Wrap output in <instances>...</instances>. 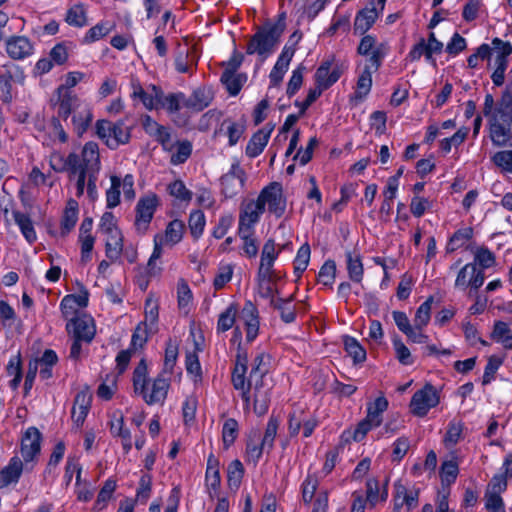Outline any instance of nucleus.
Listing matches in <instances>:
<instances>
[{"mask_svg": "<svg viewBox=\"0 0 512 512\" xmlns=\"http://www.w3.org/2000/svg\"><path fill=\"white\" fill-rule=\"evenodd\" d=\"M13 218L25 239L29 243H33L37 237L31 219L26 214L19 211L13 212Z\"/></svg>", "mask_w": 512, "mask_h": 512, "instance_id": "40", "label": "nucleus"}, {"mask_svg": "<svg viewBox=\"0 0 512 512\" xmlns=\"http://www.w3.org/2000/svg\"><path fill=\"white\" fill-rule=\"evenodd\" d=\"M491 336L493 340L504 344L507 348L508 343H510L512 339V325L503 321L495 322Z\"/></svg>", "mask_w": 512, "mask_h": 512, "instance_id": "46", "label": "nucleus"}, {"mask_svg": "<svg viewBox=\"0 0 512 512\" xmlns=\"http://www.w3.org/2000/svg\"><path fill=\"white\" fill-rule=\"evenodd\" d=\"M224 128L226 129V134L229 138L230 146L235 145L244 132L243 125L233 122V121H230V120L223 121V123L221 125V129H224Z\"/></svg>", "mask_w": 512, "mask_h": 512, "instance_id": "64", "label": "nucleus"}, {"mask_svg": "<svg viewBox=\"0 0 512 512\" xmlns=\"http://www.w3.org/2000/svg\"><path fill=\"white\" fill-rule=\"evenodd\" d=\"M270 304L280 311L281 318L286 323H291L295 320V311L288 300H283L279 297H272Z\"/></svg>", "mask_w": 512, "mask_h": 512, "instance_id": "47", "label": "nucleus"}, {"mask_svg": "<svg viewBox=\"0 0 512 512\" xmlns=\"http://www.w3.org/2000/svg\"><path fill=\"white\" fill-rule=\"evenodd\" d=\"M169 386V379L165 377L164 373H160L154 379L150 389L145 386L144 392L137 393L142 395L148 405L163 404L167 397Z\"/></svg>", "mask_w": 512, "mask_h": 512, "instance_id": "19", "label": "nucleus"}, {"mask_svg": "<svg viewBox=\"0 0 512 512\" xmlns=\"http://www.w3.org/2000/svg\"><path fill=\"white\" fill-rule=\"evenodd\" d=\"M176 151L172 153L170 162L173 165L184 163L191 155L192 145L189 141L178 142L175 140Z\"/></svg>", "mask_w": 512, "mask_h": 512, "instance_id": "50", "label": "nucleus"}, {"mask_svg": "<svg viewBox=\"0 0 512 512\" xmlns=\"http://www.w3.org/2000/svg\"><path fill=\"white\" fill-rule=\"evenodd\" d=\"M101 170L100 153L98 144L89 141L81 150V160L69 174L70 179H75L76 196L81 197L86 191L90 200L98 198L97 180Z\"/></svg>", "mask_w": 512, "mask_h": 512, "instance_id": "1", "label": "nucleus"}, {"mask_svg": "<svg viewBox=\"0 0 512 512\" xmlns=\"http://www.w3.org/2000/svg\"><path fill=\"white\" fill-rule=\"evenodd\" d=\"M295 49L292 46H284L276 64L270 72L269 78L272 85L277 86L282 81L289 64L294 56Z\"/></svg>", "mask_w": 512, "mask_h": 512, "instance_id": "23", "label": "nucleus"}, {"mask_svg": "<svg viewBox=\"0 0 512 512\" xmlns=\"http://www.w3.org/2000/svg\"><path fill=\"white\" fill-rule=\"evenodd\" d=\"M238 235L242 240V250L248 258H254L258 254V244L254 237V230H247L246 228L238 229Z\"/></svg>", "mask_w": 512, "mask_h": 512, "instance_id": "35", "label": "nucleus"}, {"mask_svg": "<svg viewBox=\"0 0 512 512\" xmlns=\"http://www.w3.org/2000/svg\"><path fill=\"white\" fill-rule=\"evenodd\" d=\"M91 403V396L86 391H80L77 393L74 401V405L72 408V419L80 426L83 424Z\"/></svg>", "mask_w": 512, "mask_h": 512, "instance_id": "29", "label": "nucleus"}, {"mask_svg": "<svg viewBox=\"0 0 512 512\" xmlns=\"http://www.w3.org/2000/svg\"><path fill=\"white\" fill-rule=\"evenodd\" d=\"M65 21L74 27H83L87 23L86 10L80 3L71 6L65 17Z\"/></svg>", "mask_w": 512, "mask_h": 512, "instance_id": "42", "label": "nucleus"}, {"mask_svg": "<svg viewBox=\"0 0 512 512\" xmlns=\"http://www.w3.org/2000/svg\"><path fill=\"white\" fill-rule=\"evenodd\" d=\"M7 54L16 60H21L33 54V44L25 36H12L6 40Z\"/></svg>", "mask_w": 512, "mask_h": 512, "instance_id": "22", "label": "nucleus"}, {"mask_svg": "<svg viewBox=\"0 0 512 512\" xmlns=\"http://www.w3.org/2000/svg\"><path fill=\"white\" fill-rule=\"evenodd\" d=\"M111 30L112 25L109 22H100L86 32L83 42L89 44L98 41L109 34Z\"/></svg>", "mask_w": 512, "mask_h": 512, "instance_id": "48", "label": "nucleus"}, {"mask_svg": "<svg viewBox=\"0 0 512 512\" xmlns=\"http://www.w3.org/2000/svg\"><path fill=\"white\" fill-rule=\"evenodd\" d=\"M244 474V468L239 460H233L227 468L228 483L230 487L238 488Z\"/></svg>", "mask_w": 512, "mask_h": 512, "instance_id": "56", "label": "nucleus"}, {"mask_svg": "<svg viewBox=\"0 0 512 512\" xmlns=\"http://www.w3.org/2000/svg\"><path fill=\"white\" fill-rule=\"evenodd\" d=\"M17 81V82H23L24 80V74L19 69L18 66L13 65L9 67L5 74L0 75V86L2 89V92L6 94L5 98H11L10 96V89H11V81Z\"/></svg>", "mask_w": 512, "mask_h": 512, "instance_id": "38", "label": "nucleus"}, {"mask_svg": "<svg viewBox=\"0 0 512 512\" xmlns=\"http://www.w3.org/2000/svg\"><path fill=\"white\" fill-rule=\"evenodd\" d=\"M239 318L246 331V340L252 342L259 332V316L256 306L251 301H246Z\"/></svg>", "mask_w": 512, "mask_h": 512, "instance_id": "20", "label": "nucleus"}, {"mask_svg": "<svg viewBox=\"0 0 512 512\" xmlns=\"http://www.w3.org/2000/svg\"><path fill=\"white\" fill-rule=\"evenodd\" d=\"M273 128V126L266 125L251 137L246 146V155L248 157L255 158L262 153L269 141Z\"/></svg>", "mask_w": 512, "mask_h": 512, "instance_id": "27", "label": "nucleus"}, {"mask_svg": "<svg viewBox=\"0 0 512 512\" xmlns=\"http://www.w3.org/2000/svg\"><path fill=\"white\" fill-rule=\"evenodd\" d=\"M121 180L117 176L111 177V187L106 192V202L108 208L116 207L120 202Z\"/></svg>", "mask_w": 512, "mask_h": 512, "instance_id": "63", "label": "nucleus"}, {"mask_svg": "<svg viewBox=\"0 0 512 512\" xmlns=\"http://www.w3.org/2000/svg\"><path fill=\"white\" fill-rule=\"evenodd\" d=\"M258 202L263 207L267 206L268 211L276 217H281L285 213L286 199L283 196L281 184L272 182L264 187L257 197Z\"/></svg>", "mask_w": 512, "mask_h": 512, "instance_id": "7", "label": "nucleus"}, {"mask_svg": "<svg viewBox=\"0 0 512 512\" xmlns=\"http://www.w3.org/2000/svg\"><path fill=\"white\" fill-rule=\"evenodd\" d=\"M249 388V395L254 401V412L261 416L268 411L270 402L271 384L266 375L250 376L246 382Z\"/></svg>", "mask_w": 512, "mask_h": 512, "instance_id": "6", "label": "nucleus"}, {"mask_svg": "<svg viewBox=\"0 0 512 512\" xmlns=\"http://www.w3.org/2000/svg\"><path fill=\"white\" fill-rule=\"evenodd\" d=\"M372 87V71L369 66H365L363 71L358 77L355 98L358 100L364 99L370 92Z\"/></svg>", "mask_w": 512, "mask_h": 512, "instance_id": "41", "label": "nucleus"}, {"mask_svg": "<svg viewBox=\"0 0 512 512\" xmlns=\"http://www.w3.org/2000/svg\"><path fill=\"white\" fill-rule=\"evenodd\" d=\"M246 80L247 76L242 73H222L221 75V82L232 96L240 92Z\"/></svg>", "mask_w": 512, "mask_h": 512, "instance_id": "34", "label": "nucleus"}, {"mask_svg": "<svg viewBox=\"0 0 512 512\" xmlns=\"http://www.w3.org/2000/svg\"><path fill=\"white\" fill-rule=\"evenodd\" d=\"M387 407V399L384 396H380L376 398L375 401L368 406L367 417H373V420H378L377 424L380 425L382 422V413L387 409Z\"/></svg>", "mask_w": 512, "mask_h": 512, "instance_id": "62", "label": "nucleus"}, {"mask_svg": "<svg viewBox=\"0 0 512 512\" xmlns=\"http://www.w3.org/2000/svg\"><path fill=\"white\" fill-rule=\"evenodd\" d=\"M58 114L63 119L72 115V125L78 136H82L93 120L90 106L72 92H66L59 101Z\"/></svg>", "mask_w": 512, "mask_h": 512, "instance_id": "2", "label": "nucleus"}, {"mask_svg": "<svg viewBox=\"0 0 512 512\" xmlns=\"http://www.w3.org/2000/svg\"><path fill=\"white\" fill-rule=\"evenodd\" d=\"M491 161L503 172L512 174V150H501L494 153Z\"/></svg>", "mask_w": 512, "mask_h": 512, "instance_id": "55", "label": "nucleus"}, {"mask_svg": "<svg viewBox=\"0 0 512 512\" xmlns=\"http://www.w3.org/2000/svg\"><path fill=\"white\" fill-rule=\"evenodd\" d=\"M123 251V237L105 240V254L110 262H116Z\"/></svg>", "mask_w": 512, "mask_h": 512, "instance_id": "57", "label": "nucleus"}, {"mask_svg": "<svg viewBox=\"0 0 512 512\" xmlns=\"http://www.w3.org/2000/svg\"><path fill=\"white\" fill-rule=\"evenodd\" d=\"M488 131L489 138L494 146H512V127L510 123L491 116V119H488Z\"/></svg>", "mask_w": 512, "mask_h": 512, "instance_id": "15", "label": "nucleus"}, {"mask_svg": "<svg viewBox=\"0 0 512 512\" xmlns=\"http://www.w3.org/2000/svg\"><path fill=\"white\" fill-rule=\"evenodd\" d=\"M263 213V207L257 199L249 201L243 205L240 211L238 229L254 230V225L260 220Z\"/></svg>", "mask_w": 512, "mask_h": 512, "instance_id": "21", "label": "nucleus"}, {"mask_svg": "<svg viewBox=\"0 0 512 512\" xmlns=\"http://www.w3.org/2000/svg\"><path fill=\"white\" fill-rule=\"evenodd\" d=\"M212 100L211 94L205 89H197L185 101V106L193 111L199 112L209 106Z\"/></svg>", "mask_w": 512, "mask_h": 512, "instance_id": "32", "label": "nucleus"}, {"mask_svg": "<svg viewBox=\"0 0 512 512\" xmlns=\"http://www.w3.org/2000/svg\"><path fill=\"white\" fill-rule=\"evenodd\" d=\"M23 467V461L19 457H12L8 465L0 471V487L17 483L22 474Z\"/></svg>", "mask_w": 512, "mask_h": 512, "instance_id": "28", "label": "nucleus"}, {"mask_svg": "<svg viewBox=\"0 0 512 512\" xmlns=\"http://www.w3.org/2000/svg\"><path fill=\"white\" fill-rule=\"evenodd\" d=\"M66 329L74 338L83 339L85 342H91L95 336V325L93 319L88 315H79L71 319Z\"/></svg>", "mask_w": 512, "mask_h": 512, "instance_id": "16", "label": "nucleus"}, {"mask_svg": "<svg viewBox=\"0 0 512 512\" xmlns=\"http://www.w3.org/2000/svg\"><path fill=\"white\" fill-rule=\"evenodd\" d=\"M419 493L417 490H407L403 485L396 488L394 496V512H409L418 505Z\"/></svg>", "mask_w": 512, "mask_h": 512, "instance_id": "24", "label": "nucleus"}, {"mask_svg": "<svg viewBox=\"0 0 512 512\" xmlns=\"http://www.w3.org/2000/svg\"><path fill=\"white\" fill-rule=\"evenodd\" d=\"M282 32L283 30L277 25H269L260 29L248 43L247 54L257 53L263 62L274 52Z\"/></svg>", "mask_w": 512, "mask_h": 512, "instance_id": "3", "label": "nucleus"}, {"mask_svg": "<svg viewBox=\"0 0 512 512\" xmlns=\"http://www.w3.org/2000/svg\"><path fill=\"white\" fill-rule=\"evenodd\" d=\"M141 124L145 133L160 143L163 150L168 152L173 151L175 147V137L169 127L159 124L149 115L142 117Z\"/></svg>", "mask_w": 512, "mask_h": 512, "instance_id": "11", "label": "nucleus"}, {"mask_svg": "<svg viewBox=\"0 0 512 512\" xmlns=\"http://www.w3.org/2000/svg\"><path fill=\"white\" fill-rule=\"evenodd\" d=\"M507 489L506 477L494 475L488 483L484 494V506L488 512H506L501 494Z\"/></svg>", "mask_w": 512, "mask_h": 512, "instance_id": "8", "label": "nucleus"}, {"mask_svg": "<svg viewBox=\"0 0 512 512\" xmlns=\"http://www.w3.org/2000/svg\"><path fill=\"white\" fill-rule=\"evenodd\" d=\"M346 266L350 280L355 283H360L364 275V268L360 256L352 252H347Z\"/></svg>", "mask_w": 512, "mask_h": 512, "instance_id": "31", "label": "nucleus"}, {"mask_svg": "<svg viewBox=\"0 0 512 512\" xmlns=\"http://www.w3.org/2000/svg\"><path fill=\"white\" fill-rule=\"evenodd\" d=\"M336 275V264L334 261H326L318 273L319 283L325 286H331L334 283Z\"/></svg>", "mask_w": 512, "mask_h": 512, "instance_id": "61", "label": "nucleus"}, {"mask_svg": "<svg viewBox=\"0 0 512 512\" xmlns=\"http://www.w3.org/2000/svg\"><path fill=\"white\" fill-rule=\"evenodd\" d=\"M184 232V224L182 221L173 220L166 227L164 234H157L154 237V249L148 261L150 273H155L156 261L162 255V247L164 245L174 246L182 240Z\"/></svg>", "mask_w": 512, "mask_h": 512, "instance_id": "4", "label": "nucleus"}, {"mask_svg": "<svg viewBox=\"0 0 512 512\" xmlns=\"http://www.w3.org/2000/svg\"><path fill=\"white\" fill-rule=\"evenodd\" d=\"M463 426L460 422H450L443 439L446 448H453L462 438Z\"/></svg>", "mask_w": 512, "mask_h": 512, "instance_id": "52", "label": "nucleus"}, {"mask_svg": "<svg viewBox=\"0 0 512 512\" xmlns=\"http://www.w3.org/2000/svg\"><path fill=\"white\" fill-rule=\"evenodd\" d=\"M40 449V432L34 427L28 428L21 442V455L27 469H29V464L34 462L40 454Z\"/></svg>", "mask_w": 512, "mask_h": 512, "instance_id": "14", "label": "nucleus"}, {"mask_svg": "<svg viewBox=\"0 0 512 512\" xmlns=\"http://www.w3.org/2000/svg\"><path fill=\"white\" fill-rule=\"evenodd\" d=\"M339 77V68H331V63L328 61L321 64L315 73L316 84L325 89L333 85L339 79Z\"/></svg>", "mask_w": 512, "mask_h": 512, "instance_id": "30", "label": "nucleus"}, {"mask_svg": "<svg viewBox=\"0 0 512 512\" xmlns=\"http://www.w3.org/2000/svg\"><path fill=\"white\" fill-rule=\"evenodd\" d=\"M345 350L353 358L354 363H361L366 359V351L353 337H344Z\"/></svg>", "mask_w": 512, "mask_h": 512, "instance_id": "45", "label": "nucleus"}, {"mask_svg": "<svg viewBox=\"0 0 512 512\" xmlns=\"http://www.w3.org/2000/svg\"><path fill=\"white\" fill-rule=\"evenodd\" d=\"M484 272L482 269H477L473 263H468L463 266L455 280V287L459 289H465L468 286L471 289L477 290L484 283Z\"/></svg>", "mask_w": 512, "mask_h": 512, "instance_id": "18", "label": "nucleus"}, {"mask_svg": "<svg viewBox=\"0 0 512 512\" xmlns=\"http://www.w3.org/2000/svg\"><path fill=\"white\" fill-rule=\"evenodd\" d=\"M246 180V174L240 163L235 160L227 173L220 178L221 194L225 198H233L238 195Z\"/></svg>", "mask_w": 512, "mask_h": 512, "instance_id": "9", "label": "nucleus"}, {"mask_svg": "<svg viewBox=\"0 0 512 512\" xmlns=\"http://www.w3.org/2000/svg\"><path fill=\"white\" fill-rule=\"evenodd\" d=\"M205 478L208 488L213 490L218 489L220 486L219 462L213 455H210L208 458Z\"/></svg>", "mask_w": 512, "mask_h": 512, "instance_id": "43", "label": "nucleus"}, {"mask_svg": "<svg viewBox=\"0 0 512 512\" xmlns=\"http://www.w3.org/2000/svg\"><path fill=\"white\" fill-rule=\"evenodd\" d=\"M238 436V422L233 418L225 420L222 427V439L225 448H229Z\"/></svg>", "mask_w": 512, "mask_h": 512, "instance_id": "49", "label": "nucleus"}, {"mask_svg": "<svg viewBox=\"0 0 512 512\" xmlns=\"http://www.w3.org/2000/svg\"><path fill=\"white\" fill-rule=\"evenodd\" d=\"M468 132L469 129L467 127H462L451 137L444 138L440 143L442 151L444 153H449L453 146L458 147L461 145L465 141Z\"/></svg>", "mask_w": 512, "mask_h": 512, "instance_id": "54", "label": "nucleus"}, {"mask_svg": "<svg viewBox=\"0 0 512 512\" xmlns=\"http://www.w3.org/2000/svg\"><path fill=\"white\" fill-rule=\"evenodd\" d=\"M148 369L144 359H142L133 372V387L134 391L144 392V388L147 385Z\"/></svg>", "mask_w": 512, "mask_h": 512, "instance_id": "51", "label": "nucleus"}, {"mask_svg": "<svg viewBox=\"0 0 512 512\" xmlns=\"http://www.w3.org/2000/svg\"><path fill=\"white\" fill-rule=\"evenodd\" d=\"M78 219V204L75 200H69L61 221L62 235L68 234L75 226Z\"/></svg>", "mask_w": 512, "mask_h": 512, "instance_id": "36", "label": "nucleus"}, {"mask_svg": "<svg viewBox=\"0 0 512 512\" xmlns=\"http://www.w3.org/2000/svg\"><path fill=\"white\" fill-rule=\"evenodd\" d=\"M238 315V307L235 303H231L222 313H220L217 321V332L222 333L230 330L236 321Z\"/></svg>", "mask_w": 512, "mask_h": 512, "instance_id": "37", "label": "nucleus"}, {"mask_svg": "<svg viewBox=\"0 0 512 512\" xmlns=\"http://www.w3.org/2000/svg\"><path fill=\"white\" fill-rule=\"evenodd\" d=\"M433 301H434L433 297L430 296L427 298V300L425 302H423L418 307L415 317H414V320H413V324L417 328H424L429 323L430 318H431V308H432Z\"/></svg>", "mask_w": 512, "mask_h": 512, "instance_id": "44", "label": "nucleus"}, {"mask_svg": "<svg viewBox=\"0 0 512 512\" xmlns=\"http://www.w3.org/2000/svg\"><path fill=\"white\" fill-rule=\"evenodd\" d=\"M32 361H38L40 377L42 379H49L52 376V367L57 363L58 357L53 350L48 349L45 350L41 358H36Z\"/></svg>", "mask_w": 512, "mask_h": 512, "instance_id": "39", "label": "nucleus"}, {"mask_svg": "<svg viewBox=\"0 0 512 512\" xmlns=\"http://www.w3.org/2000/svg\"><path fill=\"white\" fill-rule=\"evenodd\" d=\"M96 134L110 149H116L129 141L130 133L123 123L107 120L96 122Z\"/></svg>", "mask_w": 512, "mask_h": 512, "instance_id": "5", "label": "nucleus"}, {"mask_svg": "<svg viewBox=\"0 0 512 512\" xmlns=\"http://www.w3.org/2000/svg\"><path fill=\"white\" fill-rule=\"evenodd\" d=\"M131 87V96L133 99H139L143 106L148 110H158L160 97H162L161 88L152 84L144 88L137 80H133L131 82Z\"/></svg>", "mask_w": 512, "mask_h": 512, "instance_id": "12", "label": "nucleus"}, {"mask_svg": "<svg viewBox=\"0 0 512 512\" xmlns=\"http://www.w3.org/2000/svg\"><path fill=\"white\" fill-rule=\"evenodd\" d=\"M205 227V216L202 211L196 210L190 214L189 228L194 238H199Z\"/></svg>", "mask_w": 512, "mask_h": 512, "instance_id": "58", "label": "nucleus"}, {"mask_svg": "<svg viewBox=\"0 0 512 512\" xmlns=\"http://www.w3.org/2000/svg\"><path fill=\"white\" fill-rule=\"evenodd\" d=\"M177 298L179 308L187 312L192 302V292L188 284L184 280H181L178 283Z\"/></svg>", "mask_w": 512, "mask_h": 512, "instance_id": "60", "label": "nucleus"}, {"mask_svg": "<svg viewBox=\"0 0 512 512\" xmlns=\"http://www.w3.org/2000/svg\"><path fill=\"white\" fill-rule=\"evenodd\" d=\"M183 99V94H168L165 95L162 92V97H160V103L158 104V109H166L169 113H175L180 109V102Z\"/></svg>", "mask_w": 512, "mask_h": 512, "instance_id": "59", "label": "nucleus"}, {"mask_svg": "<svg viewBox=\"0 0 512 512\" xmlns=\"http://www.w3.org/2000/svg\"><path fill=\"white\" fill-rule=\"evenodd\" d=\"M438 404L439 395L437 390L433 385L426 384L412 396L410 409L415 416L424 417L431 408Z\"/></svg>", "mask_w": 512, "mask_h": 512, "instance_id": "10", "label": "nucleus"}, {"mask_svg": "<svg viewBox=\"0 0 512 512\" xmlns=\"http://www.w3.org/2000/svg\"><path fill=\"white\" fill-rule=\"evenodd\" d=\"M497 119L512 124V94L505 92L502 94L500 101L497 103L495 111L492 115Z\"/></svg>", "mask_w": 512, "mask_h": 512, "instance_id": "33", "label": "nucleus"}, {"mask_svg": "<svg viewBox=\"0 0 512 512\" xmlns=\"http://www.w3.org/2000/svg\"><path fill=\"white\" fill-rule=\"evenodd\" d=\"M157 205L158 198L155 194H148L142 197L136 206V224L138 226L141 224L147 225L151 221Z\"/></svg>", "mask_w": 512, "mask_h": 512, "instance_id": "26", "label": "nucleus"}, {"mask_svg": "<svg viewBox=\"0 0 512 512\" xmlns=\"http://www.w3.org/2000/svg\"><path fill=\"white\" fill-rule=\"evenodd\" d=\"M80 160L81 154L78 155L75 152H71L67 157H65L59 151H53L49 156V165L55 172L60 173L69 171L70 174Z\"/></svg>", "mask_w": 512, "mask_h": 512, "instance_id": "25", "label": "nucleus"}, {"mask_svg": "<svg viewBox=\"0 0 512 512\" xmlns=\"http://www.w3.org/2000/svg\"><path fill=\"white\" fill-rule=\"evenodd\" d=\"M169 194L180 202H189L192 199V192L186 188L181 180H175L167 187Z\"/></svg>", "mask_w": 512, "mask_h": 512, "instance_id": "53", "label": "nucleus"}, {"mask_svg": "<svg viewBox=\"0 0 512 512\" xmlns=\"http://www.w3.org/2000/svg\"><path fill=\"white\" fill-rule=\"evenodd\" d=\"M387 0H377L375 3L371 1L369 7L360 11L354 21V31L358 34H364L375 23L379 14L383 11Z\"/></svg>", "mask_w": 512, "mask_h": 512, "instance_id": "13", "label": "nucleus"}, {"mask_svg": "<svg viewBox=\"0 0 512 512\" xmlns=\"http://www.w3.org/2000/svg\"><path fill=\"white\" fill-rule=\"evenodd\" d=\"M248 358L245 352L237 354L235 366L232 373V383L236 390L241 391V397L246 404H249L251 396L246 383Z\"/></svg>", "mask_w": 512, "mask_h": 512, "instance_id": "17", "label": "nucleus"}]
</instances>
